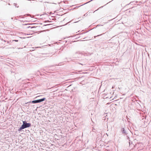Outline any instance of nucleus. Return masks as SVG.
Segmentation results:
<instances>
[{
    "instance_id": "423d86ee",
    "label": "nucleus",
    "mask_w": 151,
    "mask_h": 151,
    "mask_svg": "<svg viewBox=\"0 0 151 151\" xmlns=\"http://www.w3.org/2000/svg\"><path fill=\"white\" fill-rule=\"evenodd\" d=\"M127 136V139H128L129 141H130L129 140V136L127 134V135H126Z\"/></svg>"
},
{
    "instance_id": "20e7f679",
    "label": "nucleus",
    "mask_w": 151,
    "mask_h": 151,
    "mask_svg": "<svg viewBox=\"0 0 151 151\" xmlns=\"http://www.w3.org/2000/svg\"><path fill=\"white\" fill-rule=\"evenodd\" d=\"M34 103V104H36V103H37V100H34V101H29L27 103H26L27 104H28V103Z\"/></svg>"
},
{
    "instance_id": "2eb2a0df",
    "label": "nucleus",
    "mask_w": 151,
    "mask_h": 151,
    "mask_svg": "<svg viewBox=\"0 0 151 151\" xmlns=\"http://www.w3.org/2000/svg\"><path fill=\"white\" fill-rule=\"evenodd\" d=\"M83 4V5H84V4Z\"/></svg>"
},
{
    "instance_id": "f257e3e1",
    "label": "nucleus",
    "mask_w": 151,
    "mask_h": 151,
    "mask_svg": "<svg viewBox=\"0 0 151 151\" xmlns=\"http://www.w3.org/2000/svg\"><path fill=\"white\" fill-rule=\"evenodd\" d=\"M31 126V124L30 123H27L26 121H23V124L19 129L18 131L20 132L22 129L27 128L30 127Z\"/></svg>"
},
{
    "instance_id": "4468645a",
    "label": "nucleus",
    "mask_w": 151,
    "mask_h": 151,
    "mask_svg": "<svg viewBox=\"0 0 151 151\" xmlns=\"http://www.w3.org/2000/svg\"><path fill=\"white\" fill-rule=\"evenodd\" d=\"M103 7V6H101V7H100L99 8H102V7Z\"/></svg>"
},
{
    "instance_id": "9d476101",
    "label": "nucleus",
    "mask_w": 151,
    "mask_h": 151,
    "mask_svg": "<svg viewBox=\"0 0 151 151\" xmlns=\"http://www.w3.org/2000/svg\"><path fill=\"white\" fill-rule=\"evenodd\" d=\"M102 35V34L100 35H98L97 36H100V35ZM97 37V36H95V37Z\"/></svg>"
},
{
    "instance_id": "7ed1b4c3",
    "label": "nucleus",
    "mask_w": 151,
    "mask_h": 151,
    "mask_svg": "<svg viewBox=\"0 0 151 151\" xmlns=\"http://www.w3.org/2000/svg\"><path fill=\"white\" fill-rule=\"evenodd\" d=\"M45 99H46L45 98H42V99H40L37 100V103H39L43 101H45Z\"/></svg>"
},
{
    "instance_id": "1a4fd4ad",
    "label": "nucleus",
    "mask_w": 151,
    "mask_h": 151,
    "mask_svg": "<svg viewBox=\"0 0 151 151\" xmlns=\"http://www.w3.org/2000/svg\"><path fill=\"white\" fill-rule=\"evenodd\" d=\"M7 43H11V41H7Z\"/></svg>"
},
{
    "instance_id": "9b49d317",
    "label": "nucleus",
    "mask_w": 151,
    "mask_h": 151,
    "mask_svg": "<svg viewBox=\"0 0 151 151\" xmlns=\"http://www.w3.org/2000/svg\"><path fill=\"white\" fill-rule=\"evenodd\" d=\"M2 40L3 41H4V42H6V41H5V40H3V39H2Z\"/></svg>"
},
{
    "instance_id": "dca6fc26",
    "label": "nucleus",
    "mask_w": 151,
    "mask_h": 151,
    "mask_svg": "<svg viewBox=\"0 0 151 151\" xmlns=\"http://www.w3.org/2000/svg\"><path fill=\"white\" fill-rule=\"evenodd\" d=\"M83 4V5H84V4Z\"/></svg>"
},
{
    "instance_id": "0eeeda50",
    "label": "nucleus",
    "mask_w": 151,
    "mask_h": 151,
    "mask_svg": "<svg viewBox=\"0 0 151 151\" xmlns=\"http://www.w3.org/2000/svg\"><path fill=\"white\" fill-rule=\"evenodd\" d=\"M83 5V4H82V5H81L80 6H76V8H78L79 7H80V6H82Z\"/></svg>"
},
{
    "instance_id": "39448f33",
    "label": "nucleus",
    "mask_w": 151,
    "mask_h": 151,
    "mask_svg": "<svg viewBox=\"0 0 151 151\" xmlns=\"http://www.w3.org/2000/svg\"><path fill=\"white\" fill-rule=\"evenodd\" d=\"M70 22H72V23H75L76 22H74V20H72L70 21V22H68V24L69 23H70Z\"/></svg>"
},
{
    "instance_id": "f03ea898",
    "label": "nucleus",
    "mask_w": 151,
    "mask_h": 151,
    "mask_svg": "<svg viewBox=\"0 0 151 151\" xmlns=\"http://www.w3.org/2000/svg\"><path fill=\"white\" fill-rule=\"evenodd\" d=\"M121 131L122 134H124V135H127L128 134V132H130V130L129 129H126L124 128H122L121 129Z\"/></svg>"
},
{
    "instance_id": "f8f14e48",
    "label": "nucleus",
    "mask_w": 151,
    "mask_h": 151,
    "mask_svg": "<svg viewBox=\"0 0 151 151\" xmlns=\"http://www.w3.org/2000/svg\"><path fill=\"white\" fill-rule=\"evenodd\" d=\"M14 4L15 6H16V5H17V4Z\"/></svg>"
},
{
    "instance_id": "6e6552de",
    "label": "nucleus",
    "mask_w": 151,
    "mask_h": 151,
    "mask_svg": "<svg viewBox=\"0 0 151 151\" xmlns=\"http://www.w3.org/2000/svg\"><path fill=\"white\" fill-rule=\"evenodd\" d=\"M15 41V42H18V40H13V41Z\"/></svg>"
},
{
    "instance_id": "ddd939ff",
    "label": "nucleus",
    "mask_w": 151,
    "mask_h": 151,
    "mask_svg": "<svg viewBox=\"0 0 151 151\" xmlns=\"http://www.w3.org/2000/svg\"><path fill=\"white\" fill-rule=\"evenodd\" d=\"M76 37L78 35V34H76Z\"/></svg>"
}]
</instances>
